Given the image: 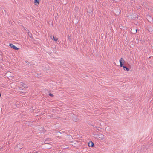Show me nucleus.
Listing matches in <instances>:
<instances>
[{
	"label": "nucleus",
	"mask_w": 153,
	"mask_h": 153,
	"mask_svg": "<svg viewBox=\"0 0 153 153\" xmlns=\"http://www.w3.org/2000/svg\"><path fill=\"white\" fill-rule=\"evenodd\" d=\"M96 135V136L94 137L97 138L99 140H102L105 139V136L101 133H99L97 135V137Z\"/></svg>",
	"instance_id": "1"
},
{
	"label": "nucleus",
	"mask_w": 153,
	"mask_h": 153,
	"mask_svg": "<svg viewBox=\"0 0 153 153\" xmlns=\"http://www.w3.org/2000/svg\"><path fill=\"white\" fill-rule=\"evenodd\" d=\"M73 120L74 121L76 122H78L79 121V119L77 115H75L74 114H73L72 117Z\"/></svg>",
	"instance_id": "2"
},
{
	"label": "nucleus",
	"mask_w": 153,
	"mask_h": 153,
	"mask_svg": "<svg viewBox=\"0 0 153 153\" xmlns=\"http://www.w3.org/2000/svg\"><path fill=\"white\" fill-rule=\"evenodd\" d=\"M120 67H123L124 65V63L125 62V61L124 59H123V58H121L120 60Z\"/></svg>",
	"instance_id": "3"
},
{
	"label": "nucleus",
	"mask_w": 153,
	"mask_h": 153,
	"mask_svg": "<svg viewBox=\"0 0 153 153\" xmlns=\"http://www.w3.org/2000/svg\"><path fill=\"white\" fill-rule=\"evenodd\" d=\"M73 140V138L71 135L68 134V140L69 143H72V140Z\"/></svg>",
	"instance_id": "4"
},
{
	"label": "nucleus",
	"mask_w": 153,
	"mask_h": 153,
	"mask_svg": "<svg viewBox=\"0 0 153 153\" xmlns=\"http://www.w3.org/2000/svg\"><path fill=\"white\" fill-rule=\"evenodd\" d=\"M9 45L11 47V48H13V49L15 50H18L19 49V48H18L15 46L13 44L10 43Z\"/></svg>",
	"instance_id": "5"
},
{
	"label": "nucleus",
	"mask_w": 153,
	"mask_h": 153,
	"mask_svg": "<svg viewBox=\"0 0 153 153\" xmlns=\"http://www.w3.org/2000/svg\"><path fill=\"white\" fill-rule=\"evenodd\" d=\"M73 114H74L72 111H68V115L69 116L72 117L73 116Z\"/></svg>",
	"instance_id": "6"
},
{
	"label": "nucleus",
	"mask_w": 153,
	"mask_h": 153,
	"mask_svg": "<svg viewBox=\"0 0 153 153\" xmlns=\"http://www.w3.org/2000/svg\"><path fill=\"white\" fill-rule=\"evenodd\" d=\"M23 144L22 143H20L17 145V147L20 149H21L23 148Z\"/></svg>",
	"instance_id": "7"
},
{
	"label": "nucleus",
	"mask_w": 153,
	"mask_h": 153,
	"mask_svg": "<svg viewBox=\"0 0 153 153\" xmlns=\"http://www.w3.org/2000/svg\"><path fill=\"white\" fill-rule=\"evenodd\" d=\"M88 146L89 147H92L94 146V144L92 141H91L88 143Z\"/></svg>",
	"instance_id": "8"
},
{
	"label": "nucleus",
	"mask_w": 153,
	"mask_h": 153,
	"mask_svg": "<svg viewBox=\"0 0 153 153\" xmlns=\"http://www.w3.org/2000/svg\"><path fill=\"white\" fill-rule=\"evenodd\" d=\"M27 30V31H28L27 32V33H28V36L31 38H33V37H32V34L29 32V31L28 30Z\"/></svg>",
	"instance_id": "9"
},
{
	"label": "nucleus",
	"mask_w": 153,
	"mask_h": 153,
	"mask_svg": "<svg viewBox=\"0 0 153 153\" xmlns=\"http://www.w3.org/2000/svg\"><path fill=\"white\" fill-rule=\"evenodd\" d=\"M50 37H51V38L52 39H53V40L55 41H57L58 40V38L54 37V36H50Z\"/></svg>",
	"instance_id": "10"
},
{
	"label": "nucleus",
	"mask_w": 153,
	"mask_h": 153,
	"mask_svg": "<svg viewBox=\"0 0 153 153\" xmlns=\"http://www.w3.org/2000/svg\"><path fill=\"white\" fill-rule=\"evenodd\" d=\"M123 67V69L124 70H126L127 71H129V68L124 65Z\"/></svg>",
	"instance_id": "11"
},
{
	"label": "nucleus",
	"mask_w": 153,
	"mask_h": 153,
	"mask_svg": "<svg viewBox=\"0 0 153 153\" xmlns=\"http://www.w3.org/2000/svg\"><path fill=\"white\" fill-rule=\"evenodd\" d=\"M34 3L36 5H38L39 4V0H34Z\"/></svg>",
	"instance_id": "12"
},
{
	"label": "nucleus",
	"mask_w": 153,
	"mask_h": 153,
	"mask_svg": "<svg viewBox=\"0 0 153 153\" xmlns=\"http://www.w3.org/2000/svg\"><path fill=\"white\" fill-rule=\"evenodd\" d=\"M72 144H71L70 145H72L73 146H74V147H76V143H73V141H72V143H71Z\"/></svg>",
	"instance_id": "13"
},
{
	"label": "nucleus",
	"mask_w": 153,
	"mask_h": 153,
	"mask_svg": "<svg viewBox=\"0 0 153 153\" xmlns=\"http://www.w3.org/2000/svg\"><path fill=\"white\" fill-rule=\"evenodd\" d=\"M21 85L22 86V87H24V88H26V87L25 86V84L23 82L21 83Z\"/></svg>",
	"instance_id": "14"
},
{
	"label": "nucleus",
	"mask_w": 153,
	"mask_h": 153,
	"mask_svg": "<svg viewBox=\"0 0 153 153\" xmlns=\"http://www.w3.org/2000/svg\"><path fill=\"white\" fill-rule=\"evenodd\" d=\"M49 95L50 96L52 97H53V95L51 93H49Z\"/></svg>",
	"instance_id": "15"
},
{
	"label": "nucleus",
	"mask_w": 153,
	"mask_h": 153,
	"mask_svg": "<svg viewBox=\"0 0 153 153\" xmlns=\"http://www.w3.org/2000/svg\"><path fill=\"white\" fill-rule=\"evenodd\" d=\"M93 126V127L94 128H97V127L95 126Z\"/></svg>",
	"instance_id": "16"
},
{
	"label": "nucleus",
	"mask_w": 153,
	"mask_h": 153,
	"mask_svg": "<svg viewBox=\"0 0 153 153\" xmlns=\"http://www.w3.org/2000/svg\"><path fill=\"white\" fill-rule=\"evenodd\" d=\"M68 39H71V38H70V36H69V37L68 38Z\"/></svg>",
	"instance_id": "17"
},
{
	"label": "nucleus",
	"mask_w": 153,
	"mask_h": 153,
	"mask_svg": "<svg viewBox=\"0 0 153 153\" xmlns=\"http://www.w3.org/2000/svg\"><path fill=\"white\" fill-rule=\"evenodd\" d=\"M92 11H91V12H89V13H92Z\"/></svg>",
	"instance_id": "18"
},
{
	"label": "nucleus",
	"mask_w": 153,
	"mask_h": 153,
	"mask_svg": "<svg viewBox=\"0 0 153 153\" xmlns=\"http://www.w3.org/2000/svg\"><path fill=\"white\" fill-rule=\"evenodd\" d=\"M137 29L136 30V33L137 31Z\"/></svg>",
	"instance_id": "19"
},
{
	"label": "nucleus",
	"mask_w": 153,
	"mask_h": 153,
	"mask_svg": "<svg viewBox=\"0 0 153 153\" xmlns=\"http://www.w3.org/2000/svg\"><path fill=\"white\" fill-rule=\"evenodd\" d=\"M24 29L25 30H26L27 31V29H25V28H24Z\"/></svg>",
	"instance_id": "20"
},
{
	"label": "nucleus",
	"mask_w": 153,
	"mask_h": 153,
	"mask_svg": "<svg viewBox=\"0 0 153 153\" xmlns=\"http://www.w3.org/2000/svg\"><path fill=\"white\" fill-rule=\"evenodd\" d=\"M29 64H30V63H29H29H28V65Z\"/></svg>",
	"instance_id": "21"
},
{
	"label": "nucleus",
	"mask_w": 153,
	"mask_h": 153,
	"mask_svg": "<svg viewBox=\"0 0 153 153\" xmlns=\"http://www.w3.org/2000/svg\"><path fill=\"white\" fill-rule=\"evenodd\" d=\"M0 56H2V55L1 54H0Z\"/></svg>",
	"instance_id": "22"
},
{
	"label": "nucleus",
	"mask_w": 153,
	"mask_h": 153,
	"mask_svg": "<svg viewBox=\"0 0 153 153\" xmlns=\"http://www.w3.org/2000/svg\"><path fill=\"white\" fill-rule=\"evenodd\" d=\"M153 30V29H152L151 31H152Z\"/></svg>",
	"instance_id": "23"
},
{
	"label": "nucleus",
	"mask_w": 153,
	"mask_h": 153,
	"mask_svg": "<svg viewBox=\"0 0 153 153\" xmlns=\"http://www.w3.org/2000/svg\"><path fill=\"white\" fill-rule=\"evenodd\" d=\"M97 130L98 131H99V129H98H98H97Z\"/></svg>",
	"instance_id": "24"
},
{
	"label": "nucleus",
	"mask_w": 153,
	"mask_h": 153,
	"mask_svg": "<svg viewBox=\"0 0 153 153\" xmlns=\"http://www.w3.org/2000/svg\"><path fill=\"white\" fill-rule=\"evenodd\" d=\"M26 62H27V61H26Z\"/></svg>",
	"instance_id": "25"
}]
</instances>
